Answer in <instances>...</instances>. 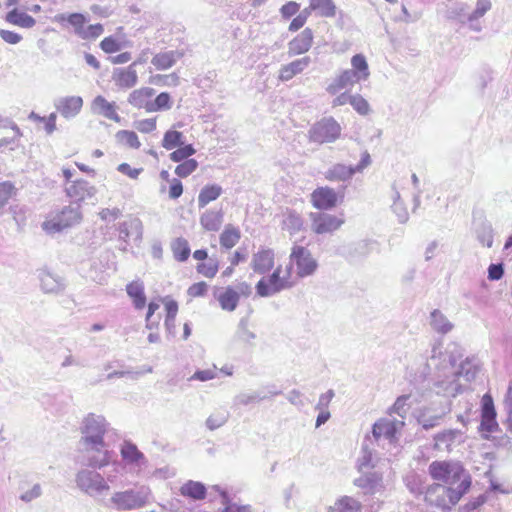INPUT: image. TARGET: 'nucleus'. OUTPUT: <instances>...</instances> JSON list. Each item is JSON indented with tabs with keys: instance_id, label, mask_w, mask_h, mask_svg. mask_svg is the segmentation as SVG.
Returning a JSON list of instances; mask_svg holds the SVG:
<instances>
[{
	"instance_id": "1",
	"label": "nucleus",
	"mask_w": 512,
	"mask_h": 512,
	"mask_svg": "<svg viewBox=\"0 0 512 512\" xmlns=\"http://www.w3.org/2000/svg\"><path fill=\"white\" fill-rule=\"evenodd\" d=\"M434 367L439 372L443 371L441 380L435 382L437 394L446 397H455L461 391V385L458 383L459 376H464L467 381L475 378L476 371L472 370L469 362L461 363L459 369H456V360L451 356L444 355L441 351V344H434L431 349V355L428 358L426 369L429 373Z\"/></svg>"
},
{
	"instance_id": "2",
	"label": "nucleus",
	"mask_w": 512,
	"mask_h": 512,
	"mask_svg": "<svg viewBox=\"0 0 512 512\" xmlns=\"http://www.w3.org/2000/svg\"><path fill=\"white\" fill-rule=\"evenodd\" d=\"M112 454L111 450H105L102 455L87 456V467L75 475L76 486L81 492L93 498L109 493L110 486L106 485L100 470L111 464Z\"/></svg>"
},
{
	"instance_id": "3",
	"label": "nucleus",
	"mask_w": 512,
	"mask_h": 512,
	"mask_svg": "<svg viewBox=\"0 0 512 512\" xmlns=\"http://www.w3.org/2000/svg\"><path fill=\"white\" fill-rule=\"evenodd\" d=\"M428 473L437 483L451 486L467 493L472 485L469 472L458 461H438L429 464Z\"/></svg>"
},
{
	"instance_id": "4",
	"label": "nucleus",
	"mask_w": 512,
	"mask_h": 512,
	"mask_svg": "<svg viewBox=\"0 0 512 512\" xmlns=\"http://www.w3.org/2000/svg\"><path fill=\"white\" fill-rule=\"evenodd\" d=\"M108 423L101 415L88 414L81 426V443L88 455H102L109 450L104 442V434L107 431Z\"/></svg>"
},
{
	"instance_id": "5",
	"label": "nucleus",
	"mask_w": 512,
	"mask_h": 512,
	"mask_svg": "<svg viewBox=\"0 0 512 512\" xmlns=\"http://www.w3.org/2000/svg\"><path fill=\"white\" fill-rule=\"evenodd\" d=\"M151 489L148 486L141 485L126 490L114 491L111 497L102 504L119 512L133 511L141 509L149 502Z\"/></svg>"
},
{
	"instance_id": "6",
	"label": "nucleus",
	"mask_w": 512,
	"mask_h": 512,
	"mask_svg": "<svg viewBox=\"0 0 512 512\" xmlns=\"http://www.w3.org/2000/svg\"><path fill=\"white\" fill-rule=\"evenodd\" d=\"M466 493L451 486L434 483L427 488L425 500L444 512L450 511Z\"/></svg>"
},
{
	"instance_id": "7",
	"label": "nucleus",
	"mask_w": 512,
	"mask_h": 512,
	"mask_svg": "<svg viewBox=\"0 0 512 512\" xmlns=\"http://www.w3.org/2000/svg\"><path fill=\"white\" fill-rule=\"evenodd\" d=\"M82 218L81 205L70 203L54 214L51 219L44 221L42 228L46 232L54 234L80 224Z\"/></svg>"
},
{
	"instance_id": "8",
	"label": "nucleus",
	"mask_w": 512,
	"mask_h": 512,
	"mask_svg": "<svg viewBox=\"0 0 512 512\" xmlns=\"http://www.w3.org/2000/svg\"><path fill=\"white\" fill-rule=\"evenodd\" d=\"M342 128L333 117H324L314 123L308 131L310 142L317 144L333 143L341 135Z\"/></svg>"
},
{
	"instance_id": "9",
	"label": "nucleus",
	"mask_w": 512,
	"mask_h": 512,
	"mask_svg": "<svg viewBox=\"0 0 512 512\" xmlns=\"http://www.w3.org/2000/svg\"><path fill=\"white\" fill-rule=\"evenodd\" d=\"M290 260L292 264L296 265L297 275L301 278L314 274L318 267V263L311 252L303 246H293Z\"/></svg>"
},
{
	"instance_id": "10",
	"label": "nucleus",
	"mask_w": 512,
	"mask_h": 512,
	"mask_svg": "<svg viewBox=\"0 0 512 512\" xmlns=\"http://www.w3.org/2000/svg\"><path fill=\"white\" fill-rule=\"evenodd\" d=\"M286 278L281 277V267H277L268 279L262 278L256 284V292L261 297H269L289 288Z\"/></svg>"
},
{
	"instance_id": "11",
	"label": "nucleus",
	"mask_w": 512,
	"mask_h": 512,
	"mask_svg": "<svg viewBox=\"0 0 512 512\" xmlns=\"http://www.w3.org/2000/svg\"><path fill=\"white\" fill-rule=\"evenodd\" d=\"M310 218L312 221L311 229L316 234L333 233L345 222L343 218L321 212L311 213Z\"/></svg>"
},
{
	"instance_id": "12",
	"label": "nucleus",
	"mask_w": 512,
	"mask_h": 512,
	"mask_svg": "<svg viewBox=\"0 0 512 512\" xmlns=\"http://www.w3.org/2000/svg\"><path fill=\"white\" fill-rule=\"evenodd\" d=\"M65 193L72 199L71 203H77L80 205L81 202L94 198L97 193V189L87 180L78 179L65 186Z\"/></svg>"
},
{
	"instance_id": "13",
	"label": "nucleus",
	"mask_w": 512,
	"mask_h": 512,
	"mask_svg": "<svg viewBox=\"0 0 512 512\" xmlns=\"http://www.w3.org/2000/svg\"><path fill=\"white\" fill-rule=\"evenodd\" d=\"M119 240L123 242L120 249L127 251L129 239L134 241H141L143 235V225L140 219L131 218L127 221L121 222L118 226Z\"/></svg>"
},
{
	"instance_id": "14",
	"label": "nucleus",
	"mask_w": 512,
	"mask_h": 512,
	"mask_svg": "<svg viewBox=\"0 0 512 512\" xmlns=\"http://www.w3.org/2000/svg\"><path fill=\"white\" fill-rule=\"evenodd\" d=\"M404 426L402 420H391L388 418H381L376 421L372 426L373 438L378 441L381 438L387 439L392 442L396 433Z\"/></svg>"
},
{
	"instance_id": "15",
	"label": "nucleus",
	"mask_w": 512,
	"mask_h": 512,
	"mask_svg": "<svg viewBox=\"0 0 512 512\" xmlns=\"http://www.w3.org/2000/svg\"><path fill=\"white\" fill-rule=\"evenodd\" d=\"M354 485L362 489L365 494L375 495L384 490L383 477L378 472L363 473L354 480Z\"/></svg>"
},
{
	"instance_id": "16",
	"label": "nucleus",
	"mask_w": 512,
	"mask_h": 512,
	"mask_svg": "<svg viewBox=\"0 0 512 512\" xmlns=\"http://www.w3.org/2000/svg\"><path fill=\"white\" fill-rule=\"evenodd\" d=\"M54 106L61 116L71 119L80 113L83 107V99L80 96L60 97L55 100Z\"/></svg>"
},
{
	"instance_id": "17",
	"label": "nucleus",
	"mask_w": 512,
	"mask_h": 512,
	"mask_svg": "<svg viewBox=\"0 0 512 512\" xmlns=\"http://www.w3.org/2000/svg\"><path fill=\"white\" fill-rule=\"evenodd\" d=\"M311 202L319 210H330L337 205V194L330 187H319L312 192Z\"/></svg>"
},
{
	"instance_id": "18",
	"label": "nucleus",
	"mask_w": 512,
	"mask_h": 512,
	"mask_svg": "<svg viewBox=\"0 0 512 512\" xmlns=\"http://www.w3.org/2000/svg\"><path fill=\"white\" fill-rule=\"evenodd\" d=\"M313 39L312 29L305 28L288 43V55L296 56L308 52L313 44Z\"/></svg>"
},
{
	"instance_id": "19",
	"label": "nucleus",
	"mask_w": 512,
	"mask_h": 512,
	"mask_svg": "<svg viewBox=\"0 0 512 512\" xmlns=\"http://www.w3.org/2000/svg\"><path fill=\"white\" fill-rule=\"evenodd\" d=\"M40 286L44 293L59 294L66 288L63 277L47 270L39 273Z\"/></svg>"
},
{
	"instance_id": "20",
	"label": "nucleus",
	"mask_w": 512,
	"mask_h": 512,
	"mask_svg": "<svg viewBox=\"0 0 512 512\" xmlns=\"http://www.w3.org/2000/svg\"><path fill=\"white\" fill-rule=\"evenodd\" d=\"M114 102H108L103 96H96L91 103V111L94 114L101 115L109 120L120 122L121 118L116 111Z\"/></svg>"
},
{
	"instance_id": "21",
	"label": "nucleus",
	"mask_w": 512,
	"mask_h": 512,
	"mask_svg": "<svg viewBox=\"0 0 512 512\" xmlns=\"http://www.w3.org/2000/svg\"><path fill=\"white\" fill-rule=\"evenodd\" d=\"M214 296L218 300L221 309L228 312L234 311L240 300L239 293L231 286L217 289Z\"/></svg>"
},
{
	"instance_id": "22",
	"label": "nucleus",
	"mask_w": 512,
	"mask_h": 512,
	"mask_svg": "<svg viewBox=\"0 0 512 512\" xmlns=\"http://www.w3.org/2000/svg\"><path fill=\"white\" fill-rule=\"evenodd\" d=\"M274 266V252L271 249H261L253 255L251 267L257 274H266Z\"/></svg>"
},
{
	"instance_id": "23",
	"label": "nucleus",
	"mask_w": 512,
	"mask_h": 512,
	"mask_svg": "<svg viewBox=\"0 0 512 512\" xmlns=\"http://www.w3.org/2000/svg\"><path fill=\"white\" fill-rule=\"evenodd\" d=\"M112 79L120 88H132L138 82L137 70L134 65H129L126 68H116L113 71Z\"/></svg>"
},
{
	"instance_id": "24",
	"label": "nucleus",
	"mask_w": 512,
	"mask_h": 512,
	"mask_svg": "<svg viewBox=\"0 0 512 512\" xmlns=\"http://www.w3.org/2000/svg\"><path fill=\"white\" fill-rule=\"evenodd\" d=\"M310 64L311 58L305 56L283 65L279 70V79L283 82L289 81L294 76L302 73Z\"/></svg>"
},
{
	"instance_id": "25",
	"label": "nucleus",
	"mask_w": 512,
	"mask_h": 512,
	"mask_svg": "<svg viewBox=\"0 0 512 512\" xmlns=\"http://www.w3.org/2000/svg\"><path fill=\"white\" fill-rule=\"evenodd\" d=\"M357 82H360L359 77H357L352 70L347 69L342 71L332 80V82L327 86L326 91L331 95H335L340 90L346 89Z\"/></svg>"
},
{
	"instance_id": "26",
	"label": "nucleus",
	"mask_w": 512,
	"mask_h": 512,
	"mask_svg": "<svg viewBox=\"0 0 512 512\" xmlns=\"http://www.w3.org/2000/svg\"><path fill=\"white\" fill-rule=\"evenodd\" d=\"M120 453L123 460L127 463L136 464L138 467L147 465L148 461L145 455L130 441H125L122 444Z\"/></svg>"
},
{
	"instance_id": "27",
	"label": "nucleus",
	"mask_w": 512,
	"mask_h": 512,
	"mask_svg": "<svg viewBox=\"0 0 512 512\" xmlns=\"http://www.w3.org/2000/svg\"><path fill=\"white\" fill-rule=\"evenodd\" d=\"M462 432L457 429L444 430L434 436V447L438 450L450 451L453 444L460 443Z\"/></svg>"
},
{
	"instance_id": "28",
	"label": "nucleus",
	"mask_w": 512,
	"mask_h": 512,
	"mask_svg": "<svg viewBox=\"0 0 512 512\" xmlns=\"http://www.w3.org/2000/svg\"><path fill=\"white\" fill-rule=\"evenodd\" d=\"M155 94V90L150 87L140 88L130 93L128 102L135 108H144L148 112L151 97Z\"/></svg>"
},
{
	"instance_id": "29",
	"label": "nucleus",
	"mask_w": 512,
	"mask_h": 512,
	"mask_svg": "<svg viewBox=\"0 0 512 512\" xmlns=\"http://www.w3.org/2000/svg\"><path fill=\"white\" fill-rule=\"evenodd\" d=\"M217 492H219L221 497L222 508H219L217 512H252L251 505H240L236 502H233L228 492L224 489H221L220 486H213Z\"/></svg>"
},
{
	"instance_id": "30",
	"label": "nucleus",
	"mask_w": 512,
	"mask_h": 512,
	"mask_svg": "<svg viewBox=\"0 0 512 512\" xmlns=\"http://www.w3.org/2000/svg\"><path fill=\"white\" fill-rule=\"evenodd\" d=\"M182 57V53L176 50H170L163 53L156 54L151 63L158 70H167L171 68L178 59Z\"/></svg>"
},
{
	"instance_id": "31",
	"label": "nucleus",
	"mask_w": 512,
	"mask_h": 512,
	"mask_svg": "<svg viewBox=\"0 0 512 512\" xmlns=\"http://www.w3.org/2000/svg\"><path fill=\"white\" fill-rule=\"evenodd\" d=\"M180 493L193 500H203L206 497L207 489L203 483L189 480L181 486Z\"/></svg>"
},
{
	"instance_id": "32",
	"label": "nucleus",
	"mask_w": 512,
	"mask_h": 512,
	"mask_svg": "<svg viewBox=\"0 0 512 512\" xmlns=\"http://www.w3.org/2000/svg\"><path fill=\"white\" fill-rule=\"evenodd\" d=\"M354 174L353 166L337 163L326 171L325 177L330 181H347L351 179Z\"/></svg>"
},
{
	"instance_id": "33",
	"label": "nucleus",
	"mask_w": 512,
	"mask_h": 512,
	"mask_svg": "<svg viewBox=\"0 0 512 512\" xmlns=\"http://www.w3.org/2000/svg\"><path fill=\"white\" fill-rule=\"evenodd\" d=\"M223 222L222 210H206L200 217V224L207 231H218Z\"/></svg>"
},
{
	"instance_id": "34",
	"label": "nucleus",
	"mask_w": 512,
	"mask_h": 512,
	"mask_svg": "<svg viewBox=\"0 0 512 512\" xmlns=\"http://www.w3.org/2000/svg\"><path fill=\"white\" fill-rule=\"evenodd\" d=\"M230 413L224 407L216 408L206 419L205 426L208 430L214 431L223 427L229 420Z\"/></svg>"
},
{
	"instance_id": "35",
	"label": "nucleus",
	"mask_w": 512,
	"mask_h": 512,
	"mask_svg": "<svg viewBox=\"0 0 512 512\" xmlns=\"http://www.w3.org/2000/svg\"><path fill=\"white\" fill-rule=\"evenodd\" d=\"M222 192H223V189L218 184L205 185L200 190V193L198 195V199H197L198 207L200 209L206 207L210 202L219 198L220 195L222 194Z\"/></svg>"
},
{
	"instance_id": "36",
	"label": "nucleus",
	"mask_w": 512,
	"mask_h": 512,
	"mask_svg": "<svg viewBox=\"0 0 512 512\" xmlns=\"http://www.w3.org/2000/svg\"><path fill=\"white\" fill-rule=\"evenodd\" d=\"M362 504L350 496H342L337 499L328 512H360Z\"/></svg>"
},
{
	"instance_id": "37",
	"label": "nucleus",
	"mask_w": 512,
	"mask_h": 512,
	"mask_svg": "<svg viewBox=\"0 0 512 512\" xmlns=\"http://www.w3.org/2000/svg\"><path fill=\"white\" fill-rule=\"evenodd\" d=\"M5 20L12 24L22 28H32L36 21L35 19L23 11H19L17 8L9 11L5 17Z\"/></svg>"
},
{
	"instance_id": "38",
	"label": "nucleus",
	"mask_w": 512,
	"mask_h": 512,
	"mask_svg": "<svg viewBox=\"0 0 512 512\" xmlns=\"http://www.w3.org/2000/svg\"><path fill=\"white\" fill-rule=\"evenodd\" d=\"M127 294L132 298L136 309H143L146 305V296L142 282L133 281L126 287Z\"/></svg>"
},
{
	"instance_id": "39",
	"label": "nucleus",
	"mask_w": 512,
	"mask_h": 512,
	"mask_svg": "<svg viewBox=\"0 0 512 512\" xmlns=\"http://www.w3.org/2000/svg\"><path fill=\"white\" fill-rule=\"evenodd\" d=\"M309 8L320 17L332 18L336 15V5L333 0H310Z\"/></svg>"
},
{
	"instance_id": "40",
	"label": "nucleus",
	"mask_w": 512,
	"mask_h": 512,
	"mask_svg": "<svg viewBox=\"0 0 512 512\" xmlns=\"http://www.w3.org/2000/svg\"><path fill=\"white\" fill-rule=\"evenodd\" d=\"M430 325L436 332L441 334H447L453 328V324L438 309H435L431 312Z\"/></svg>"
},
{
	"instance_id": "41",
	"label": "nucleus",
	"mask_w": 512,
	"mask_h": 512,
	"mask_svg": "<svg viewBox=\"0 0 512 512\" xmlns=\"http://www.w3.org/2000/svg\"><path fill=\"white\" fill-rule=\"evenodd\" d=\"M240 238L241 232L239 228L228 224L220 235V245L225 249H231L239 242Z\"/></svg>"
},
{
	"instance_id": "42",
	"label": "nucleus",
	"mask_w": 512,
	"mask_h": 512,
	"mask_svg": "<svg viewBox=\"0 0 512 512\" xmlns=\"http://www.w3.org/2000/svg\"><path fill=\"white\" fill-rule=\"evenodd\" d=\"M477 240L487 248H491L493 245V228L487 221H482L478 224L475 229Z\"/></svg>"
},
{
	"instance_id": "43",
	"label": "nucleus",
	"mask_w": 512,
	"mask_h": 512,
	"mask_svg": "<svg viewBox=\"0 0 512 512\" xmlns=\"http://www.w3.org/2000/svg\"><path fill=\"white\" fill-rule=\"evenodd\" d=\"M171 250L174 258L179 262L186 261L191 253L188 241L182 237L176 238L171 243Z\"/></svg>"
},
{
	"instance_id": "44",
	"label": "nucleus",
	"mask_w": 512,
	"mask_h": 512,
	"mask_svg": "<svg viewBox=\"0 0 512 512\" xmlns=\"http://www.w3.org/2000/svg\"><path fill=\"white\" fill-rule=\"evenodd\" d=\"M352 72L359 77L360 81L368 79L370 72L366 58L362 54H356L351 59Z\"/></svg>"
},
{
	"instance_id": "45",
	"label": "nucleus",
	"mask_w": 512,
	"mask_h": 512,
	"mask_svg": "<svg viewBox=\"0 0 512 512\" xmlns=\"http://www.w3.org/2000/svg\"><path fill=\"white\" fill-rule=\"evenodd\" d=\"M248 323L249 321L247 317L240 319L235 333V338L240 342L252 345L256 338V334L248 328Z\"/></svg>"
},
{
	"instance_id": "46",
	"label": "nucleus",
	"mask_w": 512,
	"mask_h": 512,
	"mask_svg": "<svg viewBox=\"0 0 512 512\" xmlns=\"http://www.w3.org/2000/svg\"><path fill=\"white\" fill-rule=\"evenodd\" d=\"M184 136L182 132L176 130H168L165 132L162 147L166 150H173L184 145Z\"/></svg>"
},
{
	"instance_id": "47",
	"label": "nucleus",
	"mask_w": 512,
	"mask_h": 512,
	"mask_svg": "<svg viewBox=\"0 0 512 512\" xmlns=\"http://www.w3.org/2000/svg\"><path fill=\"white\" fill-rule=\"evenodd\" d=\"M451 17L458 18L461 23H465V21H477L479 18L483 17L485 13L480 10H475L469 14L465 12L464 5H460L453 10L450 11Z\"/></svg>"
},
{
	"instance_id": "48",
	"label": "nucleus",
	"mask_w": 512,
	"mask_h": 512,
	"mask_svg": "<svg viewBox=\"0 0 512 512\" xmlns=\"http://www.w3.org/2000/svg\"><path fill=\"white\" fill-rule=\"evenodd\" d=\"M61 20H66L74 27V32L78 37H82L84 32V24L87 22L86 17L81 13H72L67 16L61 15Z\"/></svg>"
},
{
	"instance_id": "49",
	"label": "nucleus",
	"mask_w": 512,
	"mask_h": 512,
	"mask_svg": "<svg viewBox=\"0 0 512 512\" xmlns=\"http://www.w3.org/2000/svg\"><path fill=\"white\" fill-rule=\"evenodd\" d=\"M283 226L291 234L301 230L303 226V220L301 216L295 211H289L283 220Z\"/></svg>"
},
{
	"instance_id": "50",
	"label": "nucleus",
	"mask_w": 512,
	"mask_h": 512,
	"mask_svg": "<svg viewBox=\"0 0 512 512\" xmlns=\"http://www.w3.org/2000/svg\"><path fill=\"white\" fill-rule=\"evenodd\" d=\"M116 138L120 143L130 148L138 149L141 146L138 136L134 131L120 130L116 133Z\"/></svg>"
},
{
	"instance_id": "51",
	"label": "nucleus",
	"mask_w": 512,
	"mask_h": 512,
	"mask_svg": "<svg viewBox=\"0 0 512 512\" xmlns=\"http://www.w3.org/2000/svg\"><path fill=\"white\" fill-rule=\"evenodd\" d=\"M196 153L192 144L182 145L170 154V159L176 163H182L189 159L190 156Z\"/></svg>"
},
{
	"instance_id": "52",
	"label": "nucleus",
	"mask_w": 512,
	"mask_h": 512,
	"mask_svg": "<svg viewBox=\"0 0 512 512\" xmlns=\"http://www.w3.org/2000/svg\"><path fill=\"white\" fill-rule=\"evenodd\" d=\"M171 108V98L167 92H161L154 100L150 101L148 112L168 110Z\"/></svg>"
},
{
	"instance_id": "53",
	"label": "nucleus",
	"mask_w": 512,
	"mask_h": 512,
	"mask_svg": "<svg viewBox=\"0 0 512 512\" xmlns=\"http://www.w3.org/2000/svg\"><path fill=\"white\" fill-rule=\"evenodd\" d=\"M197 272L207 278H213L219 269L218 260L210 257L207 262L199 263L196 267Z\"/></svg>"
},
{
	"instance_id": "54",
	"label": "nucleus",
	"mask_w": 512,
	"mask_h": 512,
	"mask_svg": "<svg viewBox=\"0 0 512 512\" xmlns=\"http://www.w3.org/2000/svg\"><path fill=\"white\" fill-rule=\"evenodd\" d=\"M102 470L101 476L106 482V485L110 486L117 482L118 474L120 473V464L117 461H111V464Z\"/></svg>"
},
{
	"instance_id": "55",
	"label": "nucleus",
	"mask_w": 512,
	"mask_h": 512,
	"mask_svg": "<svg viewBox=\"0 0 512 512\" xmlns=\"http://www.w3.org/2000/svg\"><path fill=\"white\" fill-rule=\"evenodd\" d=\"M409 399H410V395L399 396L390 409L391 413H395L398 416H400L402 419H404L409 408H410V405L408 403Z\"/></svg>"
},
{
	"instance_id": "56",
	"label": "nucleus",
	"mask_w": 512,
	"mask_h": 512,
	"mask_svg": "<svg viewBox=\"0 0 512 512\" xmlns=\"http://www.w3.org/2000/svg\"><path fill=\"white\" fill-rule=\"evenodd\" d=\"M198 167V162L195 159H188L177 165L175 174L181 178H185L192 174Z\"/></svg>"
},
{
	"instance_id": "57",
	"label": "nucleus",
	"mask_w": 512,
	"mask_h": 512,
	"mask_svg": "<svg viewBox=\"0 0 512 512\" xmlns=\"http://www.w3.org/2000/svg\"><path fill=\"white\" fill-rule=\"evenodd\" d=\"M101 49L108 54H112L122 50L124 45L114 36L105 37L100 43Z\"/></svg>"
},
{
	"instance_id": "58",
	"label": "nucleus",
	"mask_w": 512,
	"mask_h": 512,
	"mask_svg": "<svg viewBox=\"0 0 512 512\" xmlns=\"http://www.w3.org/2000/svg\"><path fill=\"white\" fill-rule=\"evenodd\" d=\"M15 191L16 188L12 182L4 181L0 183V209L8 203Z\"/></svg>"
},
{
	"instance_id": "59",
	"label": "nucleus",
	"mask_w": 512,
	"mask_h": 512,
	"mask_svg": "<svg viewBox=\"0 0 512 512\" xmlns=\"http://www.w3.org/2000/svg\"><path fill=\"white\" fill-rule=\"evenodd\" d=\"M350 105L356 112L363 116L368 115L371 110L368 101L360 94L353 95Z\"/></svg>"
},
{
	"instance_id": "60",
	"label": "nucleus",
	"mask_w": 512,
	"mask_h": 512,
	"mask_svg": "<svg viewBox=\"0 0 512 512\" xmlns=\"http://www.w3.org/2000/svg\"><path fill=\"white\" fill-rule=\"evenodd\" d=\"M497 428L496 415H481L480 431L492 433Z\"/></svg>"
},
{
	"instance_id": "61",
	"label": "nucleus",
	"mask_w": 512,
	"mask_h": 512,
	"mask_svg": "<svg viewBox=\"0 0 512 512\" xmlns=\"http://www.w3.org/2000/svg\"><path fill=\"white\" fill-rule=\"evenodd\" d=\"M103 32H104V27L102 24L97 23L94 25H89L88 27H85L81 39H84V40L96 39L100 35H102Z\"/></svg>"
},
{
	"instance_id": "62",
	"label": "nucleus",
	"mask_w": 512,
	"mask_h": 512,
	"mask_svg": "<svg viewBox=\"0 0 512 512\" xmlns=\"http://www.w3.org/2000/svg\"><path fill=\"white\" fill-rule=\"evenodd\" d=\"M300 9V4L295 1H289L280 8V14L283 19H290L296 15Z\"/></svg>"
},
{
	"instance_id": "63",
	"label": "nucleus",
	"mask_w": 512,
	"mask_h": 512,
	"mask_svg": "<svg viewBox=\"0 0 512 512\" xmlns=\"http://www.w3.org/2000/svg\"><path fill=\"white\" fill-rule=\"evenodd\" d=\"M392 210L396 214L399 223L404 224L408 221L409 214L402 201L393 202Z\"/></svg>"
},
{
	"instance_id": "64",
	"label": "nucleus",
	"mask_w": 512,
	"mask_h": 512,
	"mask_svg": "<svg viewBox=\"0 0 512 512\" xmlns=\"http://www.w3.org/2000/svg\"><path fill=\"white\" fill-rule=\"evenodd\" d=\"M488 279L490 281H498L504 275V265L503 263H491L488 267Z\"/></svg>"
}]
</instances>
